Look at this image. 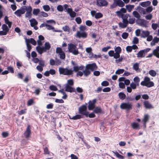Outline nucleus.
<instances>
[{"label": "nucleus", "mask_w": 159, "mask_h": 159, "mask_svg": "<svg viewBox=\"0 0 159 159\" xmlns=\"http://www.w3.org/2000/svg\"><path fill=\"white\" fill-rule=\"evenodd\" d=\"M101 85L102 86H106L109 85V83L107 81H104L102 83Z\"/></svg>", "instance_id": "58"}, {"label": "nucleus", "mask_w": 159, "mask_h": 159, "mask_svg": "<svg viewBox=\"0 0 159 159\" xmlns=\"http://www.w3.org/2000/svg\"><path fill=\"white\" fill-rule=\"evenodd\" d=\"M51 48V45L48 42H46L44 44V46H37L36 49L40 54H42L43 53L46 52L47 50H49Z\"/></svg>", "instance_id": "2"}, {"label": "nucleus", "mask_w": 159, "mask_h": 159, "mask_svg": "<svg viewBox=\"0 0 159 159\" xmlns=\"http://www.w3.org/2000/svg\"><path fill=\"white\" fill-rule=\"evenodd\" d=\"M139 41L137 37H135L134 38L132 43L134 44H136L138 43Z\"/></svg>", "instance_id": "60"}, {"label": "nucleus", "mask_w": 159, "mask_h": 159, "mask_svg": "<svg viewBox=\"0 0 159 159\" xmlns=\"http://www.w3.org/2000/svg\"><path fill=\"white\" fill-rule=\"evenodd\" d=\"M62 29L65 31L69 32L70 30V28L67 25L65 26L64 27H63Z\"/></svg>", "instance_id": "59"}, {"label": "nucleus", "mask_w": 159, "mask_h": 159, "mask_svg": "<svg viewBox=\"0 0 159 159\" xmlns=\"http://www.w3.org/2000/svg\"><path fill=\"white\" fill-rule=\"evenodd\" d=\"M115 52L120 53L121 51V48L119 46H118L115 49Z\"/></svg>", "instance_id": "52"}, {"label": "nucleus", "mask_w": 159, "mask_h": 159, "mask_svg": "<svg viewBox=\"0 0 159 159\" xmlns=\"http://www.w3.org/2000/svg\"><path fill=\"white\" fill-rule=\"evenodd\" d=\"M89 70L92 71H94V70L97 69L98 67L95 63L88 64L85 66Z\"/></svg>", "instance_id": "8"}, {"label": "nucleus", "mask_w": 159, "mask_h": 159, "mask_svg": "<svg viewBox=\"0 0 159 159\" xmlns=\"http://www.w3.org/2000/svg\"><path fill=\"white\" fill-rule=\"evenodd\" d=\"M63 52L62 49L61 48L59 47H57V48L56 49V53L60 54Z\"/></svg>", "instance_id": "63"}, {"label": "nucleus", "mask_w": 159, "mask_h": 159, "mask_svg": "<svg viewBox=\"0 0 159 159\" xmlns=\"http://www.w3.org/2000/svg\"><path fill=\"white\" fill-rule=\"evenodd\" d=\"M159 42L158 37H154L152 41L151 42L150 45L152 46H154L156 43H157Z\"/></svg>", "instance_id": "22"}, {"label": "nucleus", "mask_w": 159, "mask_h": 159, "mask_svg": "<svg viewBox=\"0 0 159 159\" xmlns=\"http://www.w3.org/2000/svg\"><path fill=\"white\" fill-rule=\"evenodd\" d=\"M103 16V15L100 12L96 13L95 15V17L96 19H98L102 17Z\"/></svg>", "instance_id": "41"}, {"label": "nucleus", "mask_w": 159, "mask_h": 159, "mask_svg": "<svg viewBox=\"0 0 159 159\" xmlns=\"http://www.w3.org/2000/svg\"><path fill=\"white\" fill-rule=\"evenodd\" d=\"M137 86V85L133 82H132L130 85V86L133 89H135L136 88Z\"/></svg>", "instance_id": "50"}, {"label": "nucleus", "mask_w": 159, "mask_h": 159, "mask_svg": "<svg viewBox=\"0 0 159 159\" xmlns=\"http://www.w3.org/2000/svg\"><path fill=\"white\" fill-rule=\"evenodd\" d=\"M153 8L152 6H149L145 10L146 13H150L152 10Z\"/></svg>", "instance_id": "44"}, {"label": "nucleus", "mask_w": 159, "mask_h": 159, "mask_svg": "<svg viewBox=\"0 0 159 159\" xmlns=\"http://www.w3.org/2000/svg\"><path fill=\"white\" fill-rule=\"evenodd\" d=\"M26 109H25L24 110H21L20 111H18V113L19 115H21L22 114H25L26 113Z\"/></svg>", "instance_id": "55"}, {"label": "nucleus", "mask_w": 159, "mask_h": 159, "mask_svg": "<svg viewBox=\"0 0 159 159\" xmlns=\"http://www.w3.org/2000/svg\"><path fill=\"white\" fill-rule=\"evenodd\" d=\"M125 7L128 12H130L132 11V9L134 7V5H126Z\"/></svg>", "instance_id": "33"}, {"label": "nucleus", "mask_w": 159, "mask_h": 159, "mask_svg": "<svg viewBox=\"0 0 159 159\" xmlns=\"http://www.w3.org/2000/svg\"><path fill=\"white\" fill-rule=\"evenodd\" d=\"M57 10L60 12H62L63 10V7L61 5H59L57 7Z\"/></svg>", "instance_id": "48"}, {"label": "nucleus", "mask_w": 159, "mask_h": 159, "mask_svg": "<svg viewBox=\"0 0 159 159\" xmlns=\"http://www.w3.org/2000/svg\"><path fill=\"white\" fill-rule=\"evenodd\" d=\"M135 19L134 18H129V19L128 23L130 24H133L134 23Z\"/></svg>", "instance_id": "64"}, {"label": "nucleus", "mask_w": 159, "mask_h": 159, "mask_svg": "<svg viewBox=\"0 0 159 159\" xmlns=\"http://www.w3.org/2000/svg\"><path fill=\"white\" fill-rule=\"evenodd\" d=\"M81 118H82V117L81 115H77L75 116H73L72 118H70V119L74 120H76L80 119Z\"/></svg>", "instance_id": "43"}, {"label": "nucleus", "mask_w": 159, "mask_h": 159, "mask_svg": "<svg viewBox=\"0 0 159 159\" xmlns=\"http://www.w3.org/2000/svg\"><path fill=\"white\" fill-rule=\"evenodd\" d=\"M140 84L148 88H150L154 86V83L150 81V78L147 76H145L143 80L141 82Z\"/></svg>", "instance_id": "3"}, {"label": "nucleus", "mask_w": 159, "mask_h": 159, "mask_svg": "<svg viewBox=\"0 0 159 159\" xmlns=\"http://www.w3.org/2000/svg\"><path fill=\"white\" fill-rule=\"evenodd\" d=\"M75 20L77 23L78 24H80L82 22V20L80 17H77L76 18Z\"/></svg>", "instance_id": "53"}, {"label": "nucleus", "mask_w": 159, "mask_h": 159, "mask_svg": "<svg viewBox=\"0 0 159 159\" xmlns=\"http://www.w3.org/2000/svg\"><path fill=\"white\" fill-rule=\"evenodd\" d=\"M40 9L39 8L34 9L33 11V13L34 15L37 16L40 12Z\"/></svg>", "instance_id": "40"}, {"label": "nucleus", "mask_w": 159, "mask_h": 159, "mask_svg": "<svg viewBox=\"0 0 159 159\" xmlns=\"http://www.w3.org/2000/svg\"><path fill=\"white\" fill-rule=\"evenodd\" d=\"M136 23L140 26L142 27H146L147 26V22L146 20L143 19H139L136 21Z\"/></svg>", "instance_id": "9"}, {"label": "nucleus", "mask_w": 159, "mask_h": 159, "mask_svg": "<svg viewBox=\"0 0 159 159\" xmlns=\"http://www.w3.org/2000/svg\"><path fill=\"white\" fill-rule=\"evenodd\" d=\"M126 49L127 52H132L133 48H132L131 46H128L126 47Z\"/></svg>", "instance_id": "51"}, {"label": "nucleus", "mask_w": 159, "mask_h": 159, "mask_svg": "<svg viewBox=\"0 0 159 159\" xmlns=\"http://www.w3.org/2000/svg\"><path fill=\"white\" fill-rule=\"evenodd\" d=\"M151 3V2L148 1L140 3V5L143 7H147L150 6Z\"/></svg>", "instance_id": "19"}, {"label": "nucleus", "mask_w": 159, "mask_h": 159, "mask_svg": "<svg viewBox=\"0 0 159 159\" xmlns=\"http://www.w3.org/2000/svg\"><path fill=\"white\" fill-rule=\"evenodd\" d=\"M132 105L129 102H123L120 105V108L122 109L129 110L132 109Z\"/></svg>", "instance_id": "6"}, {"label": "nucleus", "mask_w": 159, "mask_h": 159, "mask_svg": "<svg viewBox=\"0 0 159 159\" xmlns=\"http://www.w3.org/2000/svg\"><path fill=\"white\" fill-rule=\"evenodd\" d=\"M138 57H143L145 56V54L142 50L140 51L137 54Z\"/></svg>", "instance_id": "34"}, {"label": "nucleus", "mask_w": 159, "mask_h": 159, "mask_svg": "<svg viewBox=\"0 0 159 159\" xmlns=\"http://www.w3.org/2000/svg\"><path fill=\"white\" fill-rule=\"evenodd\" d=\"M59 55H60V58L61 59H64L65 58V54L63 52L59 54Z\"/></svg>", "instance_id": "54"}, {"label": "nucleus", "mask_w": 159, "mask_h": 159, "mask_svg": "<svg viewBox=\"0 0 159 159\" xmlns=\"http://www.w3.org/2000/svg\"><path fill=\"white\" fill-rule=\"evenodd\" d=\"M139 67V63L136 62L133 65V69L135 70L136 72H140Z\"/></svg>", "instance_id": "21"}, {"label": "nucleus", "mask_w": 159, "mask_h": 159, "mask_svg": "<svg viewBox=\"0 0 159 159\" xmlns=\"http://www.w3.org/2000/svg\"><path fill=\"white\" fill-rule=\"evenodd\" d=\"M31 134V130L30 129V126L29 125H28L26 130L25 131L24 135L25 138H28L30 137V136Z\"/></svg>", "instance_id": "13"}, {"label": "nucleus", "mask_w": 159, "mask_h": 159, "mask_svg": "<svg viewBox=\"0 0 159 159\" xmlns=\"http://www.w3.org/2000/svg\"><path fill=\"white\" fill-rule=\"evenodd\" d=\"M149 74L153 77L155 76L156 75V72L153 70H151L149 71Z\"/></svg>", "instance_id": "42"}, {"label": "nucleus", "mask_w": 159, "mask_h": 159, "mask_svg": "<svg viewBox=\"0 0 159 159\" xmlns=\"http://www.w3.org/2000/svg\"><path fill=\"white\" fill-rule=\"evenodd\" d=\"M97 5L99 7L106 6L108 2L105 0H97Z\"/></svg>", "instance_id": "11"}, {"label": "nucleus", "mask_w": 159, "mask_h": 159, "mask_svg": "<svg viewBox=\"0 0 159 159\" xmlns=\"http://www.w3.org/2000/svg\"><path fill=\"white\" fill-rule=\"evenodd\" d=\"M150 34V32L148 31H142V37L145 38L148 37Z\"/></svg>", "instance_id": "25"}, {"label": "nucleus", "mask_w": 159, "mask_h": 159, "mask_svg": "<svg viewBox=\"0 0 159 159\" xmlns=\"http://www.w3.org/2000/svg\"><path fill=\"white\" fill-rule=\"evenodd\" d=\"M83 71L84 76L86 77L89 76L91 73L90 71L86 67L85 70Z\"/></svg>", "instance_id": "24"}, {"label": "nucleus", "mask_w": 159, "mask_h": 159, "mask_svg": "<svg viewBox=\"0 0 159 159\" xmlns=\"http://www.w3.org/2000/svg\"><path fill=\"white\" fill-rule=\"evenodd\" d=\"M79 66H74L73 70L68 69L67 68H64L62 67L59 68V71L60 74L69 76L73 75L74 71L77 72L79 71Z\"/></svg>", "instance_id": "1"}, {"label": "nucleus", "mask_w": 159, "mask_h": 159, "mask_svg": "<svg viewBox=\"0 0 159 159\" xmlns=\"http://www.w3.org/2000/svg\"><path fill=\"white\" fill-rule=\"evenodd\" d=\"M143 104L144 107L147 109H150L153 108L152 105L148 101H145Z\"/></svg>", "instance_id": "14"}, {"label": "nucleus", "mask_w": 159, "mask_h": 159, "mask_svg": "<svg viewBox=\"0 0 159 159\" xmlns=\"http://www.w3.org/2000/svg\"><path fill=\"white\" fill-rule=\"evenodd\" d=\"M129 16H130L129 14H127L125 15L123 14V16H122L121 18L123 20H128V18Z\"/></svg>", "instance_id": "56"}, {"label": "nucleus", "mask_w": 159, "mask_h": 159, "mask_svg": "<svg viewBox=\"0 0 159 159\" xmlns=\"http://www.w3.org/2000/svg\"><path fill=\"white\" fill-rule=\"evenodd\" d=\"M87 107L85 105H82L79 108V112L80 114H82L86 111Z\"/></svg>", "instance_id": "16"}, {"label": "nucleus", "mask_w": 159, "mask_h": 159, "mask_svg": "<svg viewBox=\"0 0 159 159\" xmlns=\"http://www.w3.org/2000/svg\"><path fill=\"white\" fill-rule=\"evenodd\" d=\"M113 153H114V155H115L116 157H117L119 159H124V157L119 154L117 152H114L112 151Z\"/></svg>", "instance_id": "30"}, {"label": "nucleus", "mask_w": 159, "mask_h": 159, "mask_svg": "<svg viewBox=\"0 0 159 159\" xmlns=\"http://www.w3.org/2000/svg\"><path fill=\"white\" fill-rule=\"evenodd\" d=\"M126 100L128 101H133L134 100V97L133 96H127L126 98Z\"/></svg>", "instance_id": "49"}, {"label": "nucleus", "mask_w": 159, "mask_h": 159, "mask_svg": "<svg viewBox=\"0 0 159 159\" xmlns=\"http://www.w3.org/2000/svg\"><path fill=\"white\" fill-rule=\"evenodd\" d=\"M129 35V34L126 32L123 33L122 34L121 36L124 39H126Z\"/></svg>", "instance_id": "47"}, {"label": "nucleus", "mask_w": 159, "mask_h": 159, "mask_svg": "<svg viewBox=\"0 0 159 159\" xmlns=\"http://www.w3.org/2000/svg\"><path fill=\"white\" fill-rule=\"evenodd\" d=\"M76 91L78 93H81L83 92V90L80 87H77L76 88Z\"/></svg>", "instance_id": "62"}, {"label": "nucleus", "mask_w": 159, "mask_h": 159, "mask_svg": "<svg viewBox=\"0 0 159 159\" xmlns=\"http://www.w3.org/2000/svg\"><path fill=\"white\" fill-rule=\"evenodd\" d=\"M96 102V99H94L92 101L90 100L89 102L88 109L89 110H92L95 107V104Z\"/></svg>", "instance_id": "10"}, {"label": "nucleus", "mask_w": 159, "mask_h": 159, "mask_svg": "<svg viewBox=\"0 0 159 159\" xmlns=\"http://www.w3.org/2000/svg\"><path fill=\"white\" fill-rule=\"evenodd\" d=\"M87 34L86 32H80L78 31L77 32L76 36L78 37L79 38H85L87 37Z\"/></svg>", "instance_id": "12"}, {"label": "nucleus", "mask_w": 159, "mask_h": 159, "mask_svg": "<svg viewBox=\"0 0 159 159\" xmlns=\"http://www.w3.org/2000/svg\"><path fill=\"white\" fill-rule=\"evenodd\" d=\"M131 126L134 129H136L139 127V125L138 123L135 122L132 123L131 124Z\"/></svg>", "instance_id": "27"}, {"label": "nucleus", "mask_w": 159, "mask_h": 159, "mask_svg": "<svg viewBox=\"0 0 159 159\" xmlns=\"http://www.w3.org/2000/svg\"><path fill=\"white\" fill-rule=\"evenodd\" d=\"M49 89L52 91H56L57 90V89L56 86L54 85H51L49 87Z\"/></svg>", "instance_id": "45"}, {"label": "nucleus", "mask_w": 159, "mask_h": 159, "mask_svg": "<svg viewBox=\"0 0 159 159\" xmlns=\"http://www.w3.org/2000/svg\"><path fill=\"white\" fill-rule=\"evenodd\" d=\"M25 41L26 43H27L29 44L30 43L34 46L36 44V42L34 39L32 38L29 39H27L26 38L25 39Z\"/></svg>", "instance_id": "17"}, {"label": "nucleus", "mask_w": 159, "mask_h": 159, "mask_svg": "<svg viewBox=\"0 0 159 159\" xmlns=\"http://www.w3.org/2000/svg\"><path fill=\"white\" fill-rule=\"evenodd\" d=\"M68 48L69 51L73 55H76L79 53L78 49L75 45L72 43L68 44Z\"/></svg>", "instance_id": "4"}, {"label": "nucleus", "mask_w": 159, "mask_h": 159, "mask_svg": "<svg viewBox=\"0 0 159 159\" xmlns=\"http://www.w3.org/2000/svg\"><path fill=\"white\" fill-rule=\"evenodd\" d=\"M118 96L119 98L121 100H124L126 98V95L123 92H121L119 93Z\"/></svg>", "instance_id": "28"}, {"label": "nucleus", "mask_w": 159, "mask_h": 159, "mask_svg": "<svg viewBox=\"0 0 159 159\" xmlns=\"http://www.w3.org/2000/svg\"><path fill=\"white\" fill-rule=\"evenodd\" d=\"M74 81L73 79H70L68 80L66 85H68L69 86H72L74 85Z\"/></svg>", "instance_id": "37"}, {"label": "nucleus", "mask_w": 159, "mask_h": 159, "mask_svg": "<svg viewBox=\"0 0 159 159\" xmlns=\"http://www.w3.org/2000/svg\"><path fill=\"white\" fill-rule=\"evenodd\" d=\"M2 29L3 30L5 31L8 33L9 30V29L7 25L5 24H3L2 25Z\"/></svg>", "instance_id": "29"}, {"label": "nucleus", "mask_w": 159, "mask_h": 159, "mask_svg": "<svg viewBox=\"0 0 159 159\" xmlns=\"http://www.w3.org/2000/svg\"><path fill=\"white\" fill-rule=\"evenodd\" d=\"M26 6H24L21 7L20 9H18L14 13L17 16L20 17L22 14H24L25 12V8Z\"/></svg>", "instance_id": "7"}, {"label": "nucleus", "mask_w": 159, "mask_h": 159, "mask_svg": "<svg viewBox=\"0 0 159 159\" xmlns=\"http://www.w3.org/2000/svg\"><path fill=\"white\" fill-rule=\"evenodd\" d=\"M102 111V109L100 107H97L93 110V112L95 113L98 114L101 113Z\"/></svg>", "instance_id": "31"}, {"label": "nucleus", "mask_w": 159, "mask_h": 159, "mask_svg": "<svg viewBox=\"0 0 159 159\" xmlns=\"http://www.w3.org/2000/svg\"><path fill=\"white\" fill-rule=\"evenodd\" d=\"M124 71V70L123 69H119L116 71L115 73L116 74L120 75L123 73Z\"/></svg>", "instance_id": "46"}, {"label": "nucleus", "mask_w": 159, "mask_h": 159, "mask_svg": "<svg viewBox=\"0 0 159 159\" xmlns=\"http://www.w3.org/2000/svg\"><path fill=\"white\" fill-rule=\"evenodd\" d=\"M133 14L134 16L137 18L139 19L140 17V16L139 13L136 11H134L133 12Z\"/></svg>", "instance_id": "36"}, {"label": "nucleus", "mask_w": 159, "mask_h": 159, "mask_svg": "<svg viewBox=\"0 0 159 159\" xmlns=\"http://www.w3.org/2000/svg\"><path fill=\"white\" fill-rule=\"evenodd\" d=\"M30 23V25L32 27H34V25H36L38 24V22L34 18H32L29 20Z\"/></svg>", "instance_id": "20"}, {"label": "nucleus", "mask_w": 159, "mask_h": 159, "mask_svg": "<svg viewBox=\"0 0 159 159\" xmlns=\"http://www.w3.org/2000/svg\"><path fill=\"white\" fill-rule=\"evenodd\" d=\"M68 48L69 51L73 55H76L79 53L78 49L75 45L72 43L68 44Z\"/></svg>", "instance_id": "5"}, {"label": "nucleus", "mask_w": 159, "mask_h": 159, "mask_svg": "<svg viewBox=\"0 0 159 159\" xmlns=\"http://www.w3.org/2000/svg\"><path fill=\"white\" fill-rule=\"evenodd\" d=\"M39 16L40 17L42 16L43 17H47L48 16V13L42 11L40 12Z\"/></svg>", "instance_id": "38"}, {"label": "nucleus", "mask_w": 159, "mask_h": 159, "mask_svg": "<svg viewBox=\"0 0 159 159\" xmlns=\"http://www.w3.org/2000/svg\"><path fill=\"white\" fill-rule=\"evenodd\" d=\"M65 88V91L66 92L72 93L75 92V89L74 88L71 87V86L66 85Z\"/></svg>", "instance_id": "15"}, {"label": "nucleus", "mask_w": 159, "mask_h": 159, "mask_svg": "<svg viewBox=\"0 0 159 159\" xmlns=\"http://www.w3.org/2000/svg\"><path fill=\"white\" fill-rule=\"evenodd\" d=\"M134 81L135 83V84H136L137 86H139V83L140 82V79L138 77L136 76L134 78Z\"/></svg>", "instance_id": "35"}, {"label": "nucleus", "mask_w": 159, "mask_h": 159, "mask_svg": "<svg viewBox=\"0 0 159 159\" xmlns=\"http://www.w3.org/2000/svg\"><path fill=\"white\" fill-rule=\"evenodd\" d=\"M43 8L44 11H45L47 12L49 11L50 10V7L48 5H45L43 6Z\"/></svg>", "instance_id": "39"}, {"label": "nucleus", "mask_w": 159, "mask_h": 159, "mask_svg": "<svg viewBox=\"0 0 159 159\" xmlns=\"http://www.w3.org/2000/svg\"><path fill=\"white\" fill-rule=\"evenodd\" d=\"M117 6L120 7H122L125 6V4L121 0H118L116 3Z\"/></svg>", "instance_id": "32"}, {"label": "nucleus", "mask_w": 159, "mask_h": 159, "mask_svg": "<svg viewBox=\"0 0 159 159\" xmlns=\"http://www.w3.org/2000/svg\"><path fill=\"white\" fill-rule=\"evenodd\" d=\"M4 21L5 22V23L6 24H7L10 23V22H11V21H10L8 19V17L7 16H5L4 18Z\"/></svg>", "instance_id": "57"}, {"label": "nucleus", "mask_w": 159, "mask_h": 159, "mask_svg": "<svg viewBox=\"0 0 159 159\" xmlns=\"http://www.w3.org/2000/svg\"><path fill=\"white\" fill-rule=\"evenodd\" d=\"M119 87L121 89H124L125 88V84L123 82H120L119 84Z\"/></svg>", "instance_id": "61"}, {"label": "nucleus", "mask_w": 159, "mask_h": 159, "mask_svg": "<svg viewBox=\"0 0 159 159\" xmlns=\"http://www.w3.org/2000/svg\"><path fill=\"white\" fill-rule=\"evenodd\" d=\"M136 10H138L141 13H143V15L146 14V11L145 10L142 8L140 6L138 7L137 8H136Z\"/></svg>", "instance_id": "23"}, {"label": "nucleus", "mask_w": 159, "mask_h": 159, "mask_svg": "<svg viewBox=\"0 0 159 159\" xmlns=\"http://www.w3.org/2000/svg\"><path fill=\"white\" fill-rule=\"evenodd\" d=\"M148 120H149V115L147 114H145L144 116V117L143 119V125H144L145 127H146V123L148 121Z\"/></svg>", "instance_id": "26"}, {"label": "nucleus", "mask_w": 159, "mask_h": 159, "mask_svg": "<svg viewBox=\"0 0 159 159\" xmlns=\"http://www.w3.org/2000/svg\"><path fill=\"white\" fill-rule=\"evenodd\" d=\"M67 13L69 14L71 17L74 18L76 16V13L72 11V9H68Z\"/></svg>", "instance_id": "18"}]
</instances>
